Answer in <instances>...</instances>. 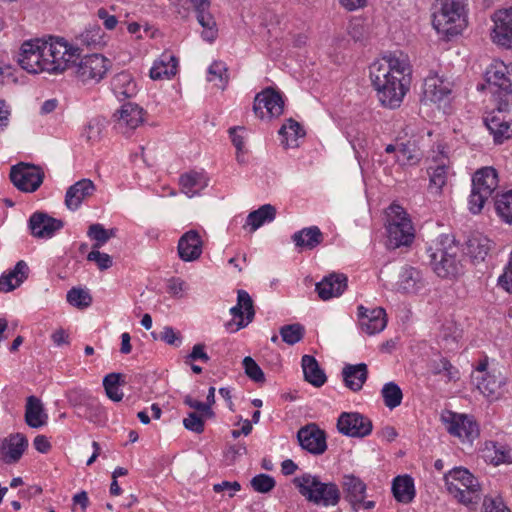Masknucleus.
Returning <instances> with one entry per match:
<instances>
[{
    "label": "nucleus",
    "mask_w": 512,
    "mask_h": 512,
    "mask_svg": "<svg viewBox=\"0 0 512 512\" xmlns=\"http://www.w3.org/2000/svg\"><path fill=\"white\" fill-rule=\"evenodd\" d=\"M112 91L120 100L132 98L137 94V85L132 75L126 71L116 74L111 80Z\"/></svg>",
    "instance_id": "obj_31"
},
{
    "label": "nucleus",
    "mask_w": 512,
    "mask_h": 512,
    "mask_svg": "<svg viewBox=\"0 0 512 512\" xmlns=\"http://www.w3.org/2000/svg\"><path fill=\"white\" fill-rule=\"evenodd\" d=\"M304 379L315 387H321L327 381L325 372L320 368L316 358L304 355L301 359Z\"/></svg>",
    "instance_id": "obj_36"
},
{
    "label": "nucleus",
    "mask_w": 512,
    "mask_h": 512,
    "mask_svg": "<svg viewBox=\"0 0 512 512\" xmlns=\"http://www.w3.org/2000/svg\"><path fill=\"white\" fill-rule=\"evenodd\" d=\"M244 130H245L244 127L236 126V127H231L228 131L231 141L237 151L236 159L238 162H243V159H240V153H246L244 136H242L238 133L239 131H244Z\"/></svg>",
    "instance_id": "obj_57"
},
{
    "label": "nucleus",
    "mask_w": 512,
    "mask_h": 512,
    "mask_svg": "<svg viewBox=\"0 0 512 512\" xmlns=\"http://www.w3.org/2000/svg\"><path fill=\"white\" fill-rule=\"evenodd\" d=\"M145 111L134 102H126L115 111L113 120L118 130L130 134L144 122Z\"/></svg>",
    "instance_id": "obj_15"
},
{
    "label": "nucleus",
    "mask_w": 512,
    "mask_h": 512,
    "mask_svg": "<svg viewBox=\"0 0 512 512\" xmlns=\"http://www.w3.org/2000/svg\"><path fill=\"white\" fill-rule=\"evenodd\" d=\"M230 313L234 318L239 319L236 323H227V328L233 332L246 327L253 321L255 310L253 300L247 291H237V304L230 309Z\"/></svg>",
    "instance_id": "obj_17"
},
{
    "label": "nucleus",
    "mask_w": 512,
    "mask_h": 512,
    "mask_svg": "<svg viewBox=\"0 0 512 512\" xmlns=\"http://www.w3.org/2000/svg\"><path fill=\"white\" fill-rule=\"evenodd\" d=\"M435 166L428 168V174L430 177V189H435L436 192H440L442 187L446 184L449 166L448 159L442 156L439 161H435Z\"/></svg>",
    "instance_id": "obj_41"
},
{
    "label": "nucleus",
    "mask_w": 512,
    "mask_h": 512,
    "mask_svg": "<svg viewBox=\"0 0 512 512\" xmlns=\"http://www.w3.org/2000/svg\"><path fill=\"white\" fill-rule=\"evenodd\" d=\"M87 260L95 262L100 270H107L113 265V260L107 253H101L98 250L91 251L87 255Z\"/></svg>",
    "instance_id": "obj_59"
},
{
    "label": "nucleus",
    "mask_w": 512,
    "mask_h": 512,
    "mask_svg": "<svg viewBox=\"0 0 512 512\" xmlns=\"http://www.w3.org/2000/svg\"><path fill=\"white\" fill-rule=\"evenodd\" d=\"M427 256L432 270L441 278H456L464 272L459 244L449 235L440 236L427 249Z\"/></svg>",
    "instance_id": "obj_4"
},
{
    "label": "nucleus",
    "mask_w": 512,
    "mask_h": 512,
    "mask_svg": "<svg viewBox=\"0 0 512 512\" xmlns=\"http://www.w3.org/2000/svg\"><path fill=\"white\" fill-rule=\"evenodd\" d=\"M279 135L285 148H294L298 146L297 140L305 135V131L297 121L290 118L280 128Z\"/></svg>",
    "instance_id": "obj_40"
},
{
    "label": "nucleus",
    "mask_w": 512,
    "mask_h": 512,
    "mask_svg": "<svg viewBox=\"0 0 512 512\" xmlns=\"http://www.w3.org/2000/svg\"><path fill=\"white\" fill-rule=\"evenodd\" d=\"M444 479L448 492L458 502L466 506H473L480 501V484L466 468H453L445 475Z\"/></svg>",
    "instance_id": "obj_9"
},
{
    "label": "nucleus",
    "mask_w": 512,
    "mask_h": 512,
    "mask_svg": "<svg viewBox=\"0 0 512 512\" xmlns=\"http://www.w3.org/2000/svg\"><path fill=\"white\" fill-rule=\"evenodd\" d=\"M77 52L78 49L68 45L64 39L29 40L21 46L18 63L22 69L32 74H56L66 70L68 62Z\"/></svg>",
    "instance_id": "obj_3"
},
{
    "label": "nucleus",
    "mask_w": 512,
    "mask_h": 512,
    "mask_svg": "<svg viewBox=\"0 0 512 512\" xmlns=\"http://www.w3.org/2000/svg\"><path fill=\"white\" fill-rule=\"evenodd\" d=\"M63 227L61 220L55 219L42 212L34 213L29 219V228L33 236L50 238Z\"/></svg>",
    "instance_id": "obj_25"
},
{
    "label": "nucleus",
    "mask_w": 512,
    "mask_h": 512,
    "mask_svg": "<svg viewBox=\"0 0 512 512\" xmlns=\"http://www.w3.org/2000/svg\"><path fill=\"white\" fill-rule=\"evenodd\" d=\"M95 185L90 179H81L70 186L65 195V205L71 210H77L82 202L95 191Z\"/></svg>",
    "instance_id": "obj_28"
},
{
    "label": "nucleus",
    "mask_w": 512,
    "mask_h": 512,
    "mask_svg": "<svg viewBox=\"0 0 512 512\" xmlns=\"http://www.w3.org/2000/svg\"><path fill=\"white\" fill-rule=\"evenodd\" d=\"M373 87L385 107L394 109L401 105L408 90L411 66L408 56L393 52L374 61L369 68Z\"/></svg>",
    "instance_id": "obj_1"
},
{
    "label": "nucleus",
    "mask_w": 512,
    "mask_h": 512,
    "mask_svg": "<svg viewBox=\"0 0 512 512\" xmlns=\"http://www.w3.org/2000/svg\"><path fill=\"white\" fill-rule=\"evenodd\" d=\"M196 360H200L204 363H207L210 360V357L205 352V345L202 343H198L193 346L190 354L186 356L185 363L189 364Z\"/></svg>",
    "instance_id": "obj_63"
},
{
    "label": "nucleus",
    "mask_w": 512,
    "mask_h": 512,
    "mask_svg": "<svg viewBox=\"0 0 512 512\" xmlns=\"http://www.w3.org/2000/svg\"><path fill=\"white\" fill-rule=\"evenodd\" d=\"M442 421L449 434L462 442L472 443L479 435V426L472 416L447 411L442 415Z\"/></svg>",
    "instance_id": "obj_11"
},
{
    "label": "nucleus",
    "mask_w": 512,
    "mask_h": 512,
    "mask_svg": "<svg viewBox=\"0 0 512 512\" xmlns=\"http://www.w3.org/2000/svg\"><path fill=\"white\" fill-rule=\"evenodd\" d=\"M338 431L349 437L363 438L372 432V421L358 412H343L337 421Z\"/></svg>",
    "instance_id": "obj_14"
},
{
    "label": "nucleus",
    "mask_w": 512,
    "mask_h": 512,
    "mask_svg": "<svg viewBox=\"0 0 512 512\" xmlns=\"http://www.w3.org/2000/svg\"><path fill=\"white\" fill-rule=\"evenodd\" d=\"M468 0H436L433 26L446 36L460 34L467 26Z\"/></svg>",
    "instance_id": "obj_5"
},
{
    "label": "nucleus",
    "mask_w": 512,
    "mask_h": 512,
    "mask_svg": "<svg viewBox=\"0 0 512 512\" xmlns=\"http://www.w3.org/2000/svg\"><path fill=\"white\" fill-rule=\"evenodd\" d=\"M342 487L345 500L351 505L353 511L370 510L375 507V501L366 500L367 485L353 474L343 476Z\"/></svg>",
    "instance_id": "obj_12"
},
{
    "label": "nucleus",
    "mask_w": 512,
    "mask_h": 512,
    "mask_svg": "<svg viewBox=\"0 0 512 512\" xmlns=\"http://www.w3.org/2000/svg\"><path fill=\"white\" fill-rule=\"evenodd\" d=\"M152 336L155 339L159 338L161 341L165 342L168 345L180 346V344L182 343V336L180 332L175 331L170 326H165L163 328V331L159 334V337H156L154 333H152Z\"/></svg>",
    "instance_id": "obj_58"
},
{
    "label": "nucleus",
    "mask_w": 512,
    "mask_h": 512,
    "mask_svg": "<svg viewBox=\"0 0 512 512\" xmlns=\"http://www.w3.org/2000/svg\"><path fill=\"white\" fill-rule=\"evenodd\" d=\"M282 341L288 345L300 342L305 335V327L300 323L287 324L279 330Z\"/></svg>",
    "instance_id": "obj_50"
},
{
    "label": "nucleus",
    "mask_w": 512,
    "mask_h": 512,
    "mask_svg": "<svg viewBox=\"0 0 512 512\" xmlns=\"http://www.w3.org/2000/svg\"><path fill=\"white\" fill-rule=\"evenodd\" d=\"M494 205L497 215L504 222L512 224V190L497 194Z\"/></svg>",
    "instance_id": "obj_43"
},
{
    "label": "nucleus",
    "mask_w": 512,
    "mask_h": 512,
    "mask_svg": "<svg viewBox=\"0 0 512 512\" xmlns=\"http://www.w3.org/2000/svg\"><path fill=\"white\" fill-rule=\"evenodd\" d=\"M28 447L27 438L21 434H11L1 447V460L6 464H13L20 460Z\"/></svg>",
    "instance_id": "obj_27"
},
{
    "label": "nucleus",
    "mask_w": 512,
    "mask_h": 512,
    "mask_svg": "<svg viewBox=\"0 0 512 512\" xmlns=\"http://www.w3.org/2000/svg\"><path fill=\"white\" fill-rule=\"evenodd\" d=\"M250 484L256 492L268 493L275 487L276 482L268 474H258L251 479Z\"/></svg>",
    "instance_id": "obj_54"
},
{
    "label": "nucleus",
    "mask_w": 512,
    "mask_h": 512,
    "mask_svg": "<svg viewBox=\"0 0 512 512\" xmlns=\"http://www.w3.org/2000/svg\"><path fill=\"white\" fill-rule=\"evenodd\" d=\"M498 285L508 293H512V250L509 261L504 268L503 273L498 278Z\"/></svg>",
    "instance_id": "obj_61"
},
{
    "label": "nucleus",
    "mask_w": 512,
    "mask_h": 512,
    "mask_svg": "<svg viewBox=\"0 0 512 512\" xmlns=\"http://www.w3.org/2000/svg\"><path fill=\"white\" fill-rule=\"evenodd\" d=\"M297 439L302 449L313 455H321L327 450L326 433L315 423L301 427Z\"/></svg>",
    "instance_id": "obj_16"
},
{
    "label": "nucleus",
    "mask_w": 512,
    "mask_h": 512,
    "mask_svg": "<svg viewBox=\"0 0 512 512\" xmlns=\"http://www.w3.org/2000/svg\"><path fill=\"white\" fill-rule=\"evenodd\" d=\"M67 302L77 308H86L91 305L92 297L88 291L73 287L67 292Z\"/></svg>",
    "instance_id": "obj_53"
},
{
    "label": "nucleus",
    "mask_w": 512,
    "mask_h": 512,
    "mask_svg": "<svg viewBox=\"0 0 512 512\" xmlns=\"http://www.w3.org/2000/svg\"><path fill=\"white\" fill-rule=\"evenodd\" d=\"M203 417L204 416L198 415L195 412H191L186 418L183 419V425L190 431L195 433H202L204 431Z\"/></svg>",
    "instance_id": "obj_60"
},
{
    "label": "nucleus",
    "mask_w": 512,
    "mask_h": 512,
    "mask_svg": "<svg viewBox=\"0 0 512 512\" xmlns=\"http://www.w3.org/2000/svg\"><path fill=\"white\" fill-rule=\"evenodd\" d=\"M47 414L41 401L35 396H29L26 402L25 421L31 428H39L46 424Z\"/></svg>",
    "instance_id": "obj_37"
},
{
    "label": "nucleus",
    "mask_w": 512,
    "mask_h": 512,
    "mask_svg": "<svg viewBox=\"0 0 512 512\" xmlns=\"http://www.w3.org/2000/svg\"><path fill=\"white\" fill-rule=\"evenodd\" d=\"M79 416L84 417L92 422L100 421L103 415V408L99 400L93 395L86 401L82 406L81 413H77Z\"/></svg>",
    "instance_id": "obj_52"
},
{
    "label": "nucleus",
    "mask_w": 512,
    "mask_h": 512,
    "mask_svg": "<svg viewBox=\"0 0 512 512\" xmlns=\"http://www.w3.org/2000/svg\"><path fill=\"white\" fill-rule=\"evenodd\" d=\"M342 377L348 389L358 392L368 378L367 365L365 363L346 364L342 369Z\"/></svg>",
    "instance_id": "obj_30"
},
{
    "label": "nucleus",
    "mask_w": 512,
    "mask_h": 512,
    "mask_svg": "<svg viewBox=\"0 0 512 512\" xmlns=\"http://www.w3.org/2000/svg\"><path fill=\"white\" fill-rule=\"evenodd\" d=\"M454 84L437 74L429 75L424 80L423 94L425 99L437 103L447 98Z\"/></svg>",
    "instance_id": "obj_23"
},
{
    "label": "nucleus",
    "mask_w": 512,
    "mask_h": 512,
    "mask_svg": "<svg viewBox=\"0 0 512 512\" xmlns=\"http://www.w3.org/2000/svg\"><path fill=\"white\" fill-rule=\"evenodd\" d=\"M498 173L493 167H483L477 170L472 178V190L469 196V210L479 213L485 202L498 187Z\"/></svg>",
    "instance_id": "obj_10"
},
{
    "label": "nucleus",
    "mask_w": 512,
    "mask_h": 512,
    "mask_svg": "<svg viewBox=\"0 0 512 512\" xmlns=\"http://www.w3.org/2000/svg\"><path fill=\"white\" fill-rule=\"evenodd\" d=\"M124 383L122 380V374L110 373L107 374L103 379V386L107 397L114 401L119 402L123 399V393L120 391L119 386Z\"/></svg>",
    "instance_id": "obj_44"
},
{
    "label": "nucleus",
    "mask_w": 512,
    "mask_h": 512,
    "mask_svg": "<svg viewBox=\"0 0 512 512\" xmlns=\"http://www.w3.org/2000/svg\"><path fill=\"white\" fill-rule=\"evenodd\" d=\"M44 173L36 166L19 164L10 171L11 182L23 192H34L43 183Z\"/></svg>",
    "instance_id": "obj_13"
},
{
    "label": "nucleus",
    "mask_w": 512,
    "mask_h": 512,
    "mask_svg": "<svg viewBox=\"0 0 512 512\" xmlns=\"http://www.w3.org/2000/svg\"><path fill=\"white\" fill-rule=\"evenodd\" d=\"M381 394L383 397L384 404L389 409H394L398 407L402 402V390L395 382H388L384 384L381 390Z\"/></svg>",
    "instance_id": "obj_49"
},
{
    "label": "nucleus",
    "mask_w": 512,
    "mask_h": 512,
    "mask_svg": "<svg viewBox=\"0 0 512 512\" xmlns=\"http://www.w3.org/2000/svg\"><path fill=\"white\" fill-rule=\"evenodd\" d=\"M291 239L297 248L312 250L323 242L324 236L319 227L310 226L295 232Z\"/></svg>",
    "instance_id": "obj_33"
},
{
    "label": "nucleus",
    "mask_w": 512,
    "mask_h": 512,
    "mask_svg": "<svg viewBox=\"0 0 512 512\" xmlns=\"http://www.w3.org/2000/svg\"><path fill=\"white\" fill-rule=\"evenodd\" d=\"M196 19L203 28L201 33L203 40L209 43L214 42L218 36V28L216 21L210 11L208 10L197 14Z\"/></svg>",
    "instance_id": "obj_42"
},
{
    "label": "nucleus",
    "mask_w": 512,
    "mask_h": 512,
    "mask_svg": "<svg viewBox=\"0 0 512 512\" xmlns=\"http://www.w3.org/2000/svg\"><path fill=\"white\" fill-rule=\"evenodd\" d=\"M79 45L86 46L87 48L97 49L103 44V32L99 26H94L86 29L77 37Z\"/></svg>",
    "instance_id": "obj_47"
},
{
    "label": "nucleus",
    "mask_w": 512,
    "mask_h": 512,
    "mask_svg": "<svg viewBox=\"0 0 512 512\" xmlns=\"http://www.w3.org/2000/svg\"><path fill=\"white\" fill-rule=\"evenodd\" d=\"M347 277L340 273H331L316 284L318 296L326 301L343 294L347 288Z\"/></svg>",
    "instance_id": "obj_26"
},
{
    "label": "nucleus",
    "mask_w": 512,
    "mask_h": 512,
    "mask_svg": "<svg viewBox=\"0 0 512 512\" xmlns=\"http://www.w3.org/2000/svg\"><path fill=\"white\" fill-rule=\"evenodd\" d=\"M473 383L485 397L490 399H497L500 395V389L505 383V378L500 372L492 370L487 375L473 376Z\"/></svg>",
    "instance_id": "obj_29"
},
{
    "label": "nucleus",
    "mask_w": 512,
    "mask_h": 512,
    "mask_svg": "<svg viewBox=\"0 0 512 512\" xmlns=\"http://www.w3.org/2000/svg\"><path fill=\"white\" fill-rule=\"evenodd\" d=\"M494 28L492 39L495 43L512 47V7L495 12L493 16Z\"/></svg>",
    "instance_id": "obj_20"
},
{
    "label": "nucleus",
    "mask_w": 512,
    "mask_h": 512,
    "mask_svg": "<svg viewBox=\"0 0 512 512\" xmlns=\"http://www.w3.org/2000/svg\"><path fill=\"white\" fill-rule=\"evenodd\" d=\"M358 318L362 331L368 335L383 331L387 325L386 312L381 307L369 309L360 305L358 306Z\"/></svg>",
    "instance_id": "obj_19"
},
{
    "label": "nucleus",
    "mask_w": 512,
    "mask_h": 512,
    "mask_svg": "<svg viewBox=\"0 0 512 512\" xmlns=\"http://www.w3.org/2000/svg\"><path fill=\"white\" fill-rule=\"evenodd\" d=\"M392 492L398 502L410 503L415 497L413 478L409 475L397 476L392 483Z\"/></svg>",
    "instance_id": "obj_38"
},
{
    "label": "nucleus",
    "mask_w": 512,
    "mask_h": 512,
    "mask_svg": "<svg viewBox=\"0 0 512 512\" xmlns=\"http://www.w3.org/2000/svg\"><path fill=\"white\" fill-rule=\"evenodd\" d=\"M203 241L196 230L185 232L178 241V255L185 262L197 260L202 254Z\"/></svg>",
    "instance_id": "obj_24"
},
{
    "label": "nucleus",
    "mask_w": 512,
    "mask_h": 512,
    "mask_svg": "<svg viewBox=\"0 0 512 512\" xmlns=\"http://www.w3.org/2000/svg\"><path fill=\"white\" fill-rule=\"evenodd\" d=\"M78 52L68 62L67 69H71L78 83L85 86L98 84L111 68V61L101 54H90L81 56V49L78 46Z\"/></svg>",
    "instance_id": "obj_6"
},
{
    "label": "nucleus",
    "mask_w": 512,
    "mask_h": 512,
    "mask_svg": "<svg viewBox=\"0 0 512 512\" xmlns=\"http://www.w3.org/2000/svg\"><path fill=\"white\" fill-rule=\"evenodd\" d=\"M207 79L209 82H214L218 88L224 89L228 83L226 64L221 61H214L208 68Z\"/></svg>",
    "instance_id": "obj_51"
},
{
    "label": "nucleus",
    "mask_w": 512,
    "mask_h": 512,
    "mask_svg": "<svg viewBox=\"0 0 512 512\" xmlns=\"http://www.w3.org/2000/svg\"><path fill=\"white\" fill-rule=\"evenodd\" d=\"M429 369L434 375H444L447 381H456L459 379V371L446 358L433 360L429 364Z\"/></svg>",
    "instance_id": "obj_45"
},
{
    "label": "nucleus",
    "mask_w": 512,
    "mask_h": 512,
    "mask_svg": "<svg viewBox=\"0 0 512 512\" xmlns=\"http://www.w3.org/2000/svg\"><path fill=\"white\" fill-rule=\"evenodd\" d=\"M243 367L246 375L255 382H263L265 380L264 373L260 366L253 358L247 356L243 359Z\"/></svg>",
    "instance_id": "obj_56"
},
{
    "label": "nucleus",
    "mask_w": 512,
    "mask_h": 512,
    "mask_svg": "<svg viewBox=\"0 0 512 512\" xmlns=\"http://www.w3.org/2000/svg\"><path fill=\"white\" fill-rule=\"evenodd\" d=\"M387 246L397 249L401 246H409L415 238L412 222L404 210L398 204H391L386 212Z\"/></svg>",
    "instance_id": "obj_8"
},
{
    "label": "nucleus",
    "mask_w": 512,
    "mask_h": 512,
    "mask_svg": "<svg viewBox=\"0 0 512 512\" xmlns=\"http://www.w3.org/2000/svg\"><path fill=\"white\" fill-rule=\"evenodd\" d=\"M266 109L270 117H278L283 113L284 101L281 94L272 88H266L258 93L254 99L253 110L256 116L263 119Z\"/></svg>",
    "instance_id": "obj_18"
},
{
    "label": "nucleus",
    "mask_w": 512,
    "mask_h": 512,
    "mask_svg": "<svg viewBox=\"0 0 512 512\" xmlns=\"http://www.w3.org/2000/svg\"><path fill=\"white\" fill-rule=\"evenodd\" d=\"M28 265L25 261L20 260L14 268L0 277V292H10L23 283L28 276Z\"/></svg>",
    "instance_id": "obj_32"
},
{
    "label": "nucleus",
    "mask_w": 512,
    "mask_h": 512,
    "mask_svg": "<svg viewBox=\"0 0 512 512\" xmlns=\"http://www.w3.org/2000/svg\"><path fill=\"white\" fill-rule=\"evenodd\" d=\"M493 248V241L480 232L471 233L465 242V254L474 264L483 262Z\"/></svg>",
    "instance_id": "obj_22"
},
{
    "label": "nucleus",
    "mask_w": 512,
    "mask_h": 512,
    "mask_svg": "<svg viewBox=\"0 0 512 512\" xmlns=\"http://www.w3.org/2000/svg\"><path fill=\"white\" fill-rule=\"evenodd\" d=\"M425 287V279L422 272L413 266L404 265L401 267L396 289L403 294H416Z\"/></svg>",
    "instance_id": "obj_21"
},
{
    "label": "nucleus",
    "mask_w": 512,
    "mask_h": 512,
    "mask_svg": "<svg viewBox=\"0 0 512 512\" xmlns=\"http://www.w3.org/2000/svg\"><path fill=\"white\" fill-rule=\"evenodd\" d=\"M178 61L172 54L164 53L156 60L150 69V77L153 80L170 79L177 72Z\"/></svg>",
    "instance_id": "obj_34"
},
{
    "label": "nucleus",
    "mask_w": 512,
    "mask_h": 512,
    "mask_svg": "<svg viewBox=\"0 0 512 512\" xmlns=\"http://www.w3.org/2000/svg\"><path fill=\"white\" fill-rule=\"evenodd\" d=\"M275 217L276 208L271 204H264L248 214L246 225L250 226V230L254 232L265 223L272 222Z\"/></svg>",
    "instance_id": "obj_39"
},
{
    "label": "nucleus",
    "mask_w": 512,
    "mask_h": 512,
    "mask_svg": "<svg viewBox=\"0 0 512 512\" xmlns=\"http://www.w3.org/2000/svg\"><path fill=\"white\" fill-rule=\"evenodd\" d=\"M66 396L69 404L77 410V413H81L82 406H84L91 394L81 388H73L67 392Z\"/></svg>",
    "instance_id": "obj_55"
},
{
    "label": "nucleus",
    "mask_w": 512,
    "mask_h": 512,
    "mask_svg": "<svg viewBox=\"0 0 512 512\" xmlns=\"http://www.w3.org/2000/svg\"><path fill=\"white\" fill-rule=\"evenodd\" d=\"M293 484L299 493L308 501L325 507L339 503L341 493L333 482H322L317 475L304 473L293 479Z\"/></svg>",
    "instance_id": "obj_7"
},
{
    "label": "nucleus",
    "mask_w": 512,
    "mask_h": 512,
    "mask_svg": "<svg viewBox=\"0 0 512 512\" xmlns=\"http://www.w3.org/2000/svg\"><path fill=\"white\" fill-rule=\"evenodd\" d=\"M179 184L181 191L191 198L208 186V178L203 172L190 171L181 175Z\"/></svg>",
    "instance_id": "obj_35"
},
{
    "label": "nucleus",
    "mask_w": 512,
    "mask_h": 512,
    "mask_svg": "<svg viewBox=\"0 0 512 512\" xmlns=\"http://www.w3.org/2000/svg\"><path fill=\"white\" fill-rule=\"evenodd\" d=\"M482 512H510L500 499L486 496L483 500Z\"/></svg>",
    "instance_id": "obj_64"
},
{
    "label": "nucleus",
    "mask_w": 512,
    "mask_h": 512,
    "mask_svg": "<svg viewBox=\"0 0 512 512\" xmlns=\"http://www.w3.org/2000/svg\"><path fill=\"white\" fill-rule=\"evenodd\" d=\"M485 456L495 465L510 461V451L506 446L497 442H487L485 446Z\"/></svg>",
    "instance_id": "obj_46"
},
{
    "label": "nucleus",
    "mask_w": 512,
    "mask_h": 512,
    "mask_svg": "<svg viewBox=\"0 0 512 512\" xmlns=\"http://www.w3.org/2000/svg\"><path fill=\"white\" fill-rule=\"evenodd\" d=\"M348 34L355 40L360 41L364 38L366 29L363 21L359 18L352 19L347 28Z\"/></svg>",
    "instance_id": "obj_62"
},
{
    "label": "nucleus",
    "mask_w": 512,
    "mask_h": 512,
    "mask_svg": "<svg viewBox=\"0 0 512 512\" xmlns=\"http://www.w3.org/2000/svg\"><path fill=\"white\" fill-rule=\"evenodd\" d=\"M485 79L496 97L497 109L485 118V124L498 144L512 137V63L493 61L486 70Z\"/></svg>",
    "instance_id": "obj_2"
},
{
    "label": "nucleus",
    "mask_w": 512,
    "mask_h": 512,
    "mask_svg": "<svg viewBox=\"0 0 512 512\" xmlns=\"http://www.w3.org/2000/svg\"><path fill=\"white\" fill-rule=\"evenodd\" d=\"M419 159L415 143L408 141L398 144V153L395 155L397 163L400 165H412L418 163Z\"/></svg>",
    "instance_id": "obj_48"
}]
</instances>
